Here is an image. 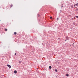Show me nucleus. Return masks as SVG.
Listing matches in <instances>:
<instances>
[{
  "label": "nucleus",
  "mask_w": 78,
  "mask_h": 78,
  "mask_svg": "<svg viewBox=\"0 0 78 78\" xmlns=\"http://www.w3.org/2000/svg\"><path fill=\"white\" fill-rule=\"evenodd\" d=\"M7 66L9 68H11V65H7Z\"/></svg>",
  "instance_id": "obj_1"
},
{
  "label": "nucleus",
  "mask_w": 78,
  "mask_h": 78,
  "mask_svg": "<svg viewBox=\"0 0 78 78\" xmlns=\"http://www.w3.org/2000/svg\"><path fill=\"white\" fill-rule=\"evenodd\" d=\"M14 73H17V71L15 70L14 71Z\"/></svg>",
  "instance_id": "obj_2"
},
{
  "label": "nucleus",
  "mask_w": 78,
  "mask_h": 78,
  "mask_svg": "<svg viewBox=\"0 0 78 78\" xmlns=\"http://www.w3.org/2000/svg\"><path fill=\"white\" fill-rule=\"evenodd\" d=\"M66 39H67V40H68V39H69V37H66Z\"/></svg>",
  "instance_id": "obj_3"
},
{
  "label": "nucleus",
  "mask_w": 78,
  "mask_h": 78,
  "mask_svg": "<svg viewBox=\"0 0 78 78\" xmlns=\"http://www.w3.org/2000/svg\"><path fill=\"white\" fill-rule=\"evenodd\" d=\"M14 34H15V35L17 34V33H16V32H15L14 33Z\"/></svg>",
  "instance_id": "obj_4"
},
{
  "label": "nucleus",
  "mask_w": 78,
  "mask_h": 78,
  "mask_svg": "<svg viewBox=\"0 0 78 78\" xmlns=\"http://www.w3.org/2000/svg\"><path fill=\"white\" fill-rule=\"evenodd\" d=\"M49 69H51V66H49Z\"/></svg>",
  "instance_id": "obj_5"
},
{
  "label": "nucleus",
  "mask_w": 78,
  "mask_h": 78,
  "mask_svg": "<svg viewBox=\"0 0 78 78\" xmlns=\"http://www.w3.org/2000/svg\"><path fill=\"white\" fill-rule=\"evenodd\" d=\"M69 74H66V76H69Z\"/></svg>",
  "instance_id": "obj_6"
},
{
  "label": "nucleus",
  "mask_w": 78,
  "mask_h": 78,
  "mask_svg": "<svg viewBox=\"0 0 78 78\" xmlns=\"http://www.w3.org/2000/svg\"><path fill=\"white\" fill-rule=\"evenodd\" d=\"M55 72H58V70L56 69H55Z\"/></svg>",
  "instance_id": "obj_7"
},
{
  "label": "nucleus",
  "mask_w": 78,
  "mask_h": 78,
  "mask_svg": "<svg viewBox=\"0 0 78 78\" xmlns=\"http://www.w3.org/2000/svg\"><path fill=\"white\" fill-rule=\"evenodd\" d=\"M71 8H73V5H72L71 6Z\"/></svg>",
  "instance_id": "obj_8"
},
{
  "label": "nucleus",
  "mask_w": 78,
  "mask_h": 78,
  "mask_svg": "<svg viewBox=\"0 0 78 78\" xmlns=\"http://www.w3.org/2000/svg\"><path fill=\"white\" fill-rule=\"evenodd\" d=\"M7 29H5V31H7Z\"/></svg>",
  "instance_id": "obj_9"
},
{
  "label": "nucleus",
  "mask_w": 78,
  "mask_h": 78,
  "mask_svg": "<svg viewBox=\"0 0 78 78\" xmlns=\"http://www.w3.org/2000/svg\"><path fill=\"white\" fill-rule=\"evenodd\" d=\"M76 23H73V24L75 25Z\"/></svg>",
  "instance_id": "obj_10"
},
{
  "label": "nucleus",
  "mask_w": 78,
  "mask_h": 78,
  "mask_svg": "<svg viewBox=\"0 0 78 78\" xmlns=\"http://www.w3.org/2000/svg\"><path fill=\"white\" fill-rule=\"evenodd\" d=\"M76 18H78V16H76Z\"/></svg>",
  "instance_id": "obj_11"
},
{
  "label": "nucleus",
  "mask_w": 78,
  "mask_h": 78,
  "mask_svg": "<svg viewBox=\"0 0 78 78\" xmlns=\"http://www.w3.org/2000/svg\"><path fill=\"white\" fill-rule=\"evenodd\" d=\"M57 20H59V18H57Z\"/></svg>",
  "instance_id": "obj_12"
},
{
  "label": "nucleus",
  "mask_w": 78,
  "mask_h": 78,
  "mask_svg": "<svg viewBox=\"0 0 78 78\" xmlns=\"http://www.w3.org/2000/svg\"><path fill=\"white\" fill-rule=\"evenodd\" d=\"M50 18L51 19H52V17L51 16L50 17Z\"/></svg>",
  "instance_id": "obj_13"
},
{
  "label": "nucleus",
  "mask_w": 78,
  "mask_h": 78,
  "mask_svg": "<svg viewBox=\"0 0 78 78\" xmlns=\"http://www.w3.org/2000/svg\"><path fill=\"white\" fill-rule=\"evenodd\" d=\"M12 5H11L10 6V8H11V7H12Z\"/></svg>",
  "instance_id": "obj_14"
},
{
  "label": "nucleus",
  "mask_w": 78,
  "mask_h": 78,
  "mask_svg": "<svg viewBox=\"0 0 78 78\" xmlns=\"http://www.w3.org/2000/svg\"><path fill=\"white\" fill-rule=\"evenodd\" d=\"M16 53H15V55H16Z\"/></svg>",
  "instance_id": "obj_15"
},
{
  "label": "nucleus",
  "mask_w": 78,
  "mask_h": 78,
  "mask_svg": "<svg viewBox=\"0 0 78 78\" xmlns=\"http://www.w3.org/2000/svg\"><path fill=\"white\" fill-rule=\"evenodd\" d=\"M19 63H21V62H19Z\"/></svg>",
  "instance_id": "obj_16"
},
{
  "label": "nucleus",
  "mask_w": 78,
  "mask_h": 78,
  "mask_svg": "<svg viewBox=\"0 0 78 78\" xmlns=\"http://www.w3.org/2000/svg\"><path fill=\"white\" fill-rule=\"evenodd\" d=\"M74 6H75V5H74Z\"/></svg>",
  "instance_id": "obj_17"
},
{
  "label": "nucleus",
  "mask_w": 78,
  "mask_h": 78,
  "mask_svg": "<svg viewBox=\"0 0 78 78\" xmlns=\"http://www.w3.org/2000/svg\"><path fill=\"white\" fill-rule=\"evenodd\" d=\"M73 44H75L73 43Z\"/></svg>",
  "instance_id": "obj_18"
},
{
  "label": "nucleus",
  "mask_w": 78,
  "mask_h": 78,
  "mask_svg": "<svg viewBox=\"0 0 78 78\" xmlns=\"http://www.w3.org/2000/svg\"><path fill=\"white\" fill-rule=\"evenodd\" d=\"M66 41V40H65Z\"/></svg>",
  "instance_id": "obj_19"
}]
</instances>
